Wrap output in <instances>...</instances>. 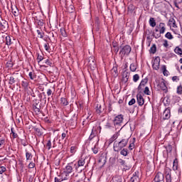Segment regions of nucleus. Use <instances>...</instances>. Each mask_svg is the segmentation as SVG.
<instances>
[{"mask_svg": "<svg viewBox=\"0 0 182 182\" xmlns=\"http://www.w3.org/2000/svg\"><path fill=\"white\" fill-rule=\"evenodd\" d=\"M129 76H130V73H129L127 70H124L122 73V82H124V83H127V82H129Z\"/></svg>", "mask_w": 182, "mask_h": 182, "instance_id": "2eb2a0df", "label": "nucleus"}, {"mask_svg": "<svg viewBox=\"0 0 182 182\" xmlns=\"http://www.w3.org/2000/svg\"><path fill=\"white\" fill-rule=\"evenodd\" d=\"M35 21L36 23H38V26H43V25H45L43 19H39L38 17H36Z\"/></svg>", "mask_w": 182, "mask_h": 182, "instance_id": "cd10ccee", "label": "nucleus"}, {"mask_svg": "<svg viewBox=\"0 0 182 182\" xmlns=\"http://www.w3.org/2000/svg\"><path fill=\"white\" fill-rule=\"evenodd\" d=\"M14 127L11 128V136H12L13 139H16V137H18V134L15 133V132L14 131Z\"/></svg>", "mask_w": 182, "mask_h": 182, "instance_id": "4c0bfd02", "label": "nucleus"}, {"mask_svg": "<svg viewBox=\"0 0 182 182\" xmlns=\"http://www.w3.org/2000/svg\"><path fill=\"white\" fill-rule=\"evenodd\" d=\"M60 102L63 106H68V105H69V102H68V100L65 97H61Z\"/></svg>", "mask_w": 182, "mask_h": 182, "instance_id": "e433bc0d", "label": "nucleus"}, {"mask_svg": "<svg viewBox=\"0 0 182 182\" xmlns=\"http://www.w3.org/2000/svg\"><path fill=\"white\" fill-rule=\"evenodd\" d=\"M169 26H172L173 28H177V25L176 24V20L174 18H171L168 20Z\"/></svg>", "mask_w": 182, "mask_h": 182, "instance_id": "4be33fe9", "label": "nucleus"}, {"mask_svg": "<svg viewBox=\"0 0 182 182\" xmlns=\"http://www.w3.org/2000/svg\"><path fill=\"white\" fill-rule=\"evenodd\" d=\"M127 143H129V139H122L119 142L114 141L113 145L114 151L119 153L120 150L124 149V147L127 146Z\"/></svg>", "mask_w": 182, "mask_h": 182, "instance_id": "f03ea898", "label": "nucleus"}, {"mask_svg": "<svg viewBox=\"0 0 182 182\" xmlns=\"http://www.w3.org/2000/svg\"><path fill=\"white\" fill-rule=\"evenodd\" d=\"M26 160H31V159H32V154L29 152H26Z\"/></svg>", "mask_w": 182, "mask_h": 182, "instance_id": "052dcab7", "label": "nucleus"}, {"mask_svg": "<svg viewBox=\"0 0 182 182\" xmlns=\"http://www.w3.org/2000/svg\"><path fill=\"white\" fill-rule=\"evenodd\" d=\"M88 66L91 70H95L96 69V62L95 61V57H90L88 59Z\"/></svg>", "mask_w": 182, "mask_h": 182, "instance_id": "0eeeda50", "label": "nucleus"}, {"mask_svg": "<svg viewBox=\"0 0 182 182\" xmlns=\"http://www.w3.org/2000/svg\"><path fill=\"white\" fill-rule=\"evenodd\" d=\"M33 109L35 113H36V114H39V113L43 114V112H42V111H41V105H39L38 103L33 105Z\"/></svg>", "mask_w": 182, "mask_h": 182, "instance_id": "a211bd4d", "label": "nucleus"}, {"mask_svg": "<svg viewBox=\"0 0 182 182\" xmlns=\"http://www.w3.org/2000/svg\"><path fill=\"white\" fill-rule=\"evenodd\" d=\"M130 52H132V47L129 45H125L119 51L121 58L123 59L124 56H129L130 55Z\"/></svg>", "mask_w": 182, "mask_h": 182, "instance_id": "7ed1b4c3", "label": "nucleus"}, {"mask_svg": "<svg viewBox=\"0 0 182 182\" xmlns=\"http://www.w3.org/2000/svg\"><path fill=\"white\" fill-rule=\"evenodd\" d=\"M8 28H9V24H8V21L1 18L0 21V29L3 31V32H6L8 31Z\"/></svg>", "mask_w": 182, "mask_h": 182, "instance_id": "423d86ee", "label": "nucleus"}, {"mask_svg": "<svg viewBox=\"0 0 182 182\" xmlns=\"http://www.w3.org/2000/svg\"><path fill=\"white\" fill-rule=\"evenodd\" d=\"M166 182H171V174L168 173L166 175Z\"/></svg>", "mask_w": 182, "mask_h": 182, "instance_id": "3c124183", "label": "nucleus"}, {"mask_svg": "<svg viewBox=\"0 0 182 182\" xmlns=\"http://www.w3.org/2000/svg\"><path fill=\"white\" fill-rule=\"evenodd\" d=\"M73 162L68 164L65 166V171L63 172V174H65L66 176H69L71 173L73 172Z\"/></svg>", "mask_w": 182, "mask_h": 182, "instance_id": "39448f33", "label": "nucleus"}, {"mask_svg": "<svg viewBox=\"0 0 182 182\" xmlns=\"http://www.w3.org/2000/svg\"><path fill=\"white\" fill-rule=\"evenodd\" d=\"M129 69H130L131 72H136L137 67L136 66V64L132 63L130 65Z\"/></svg>", "mask_w": 182, "mask_h": 182, "instance_id": "58836bf2", "label": "nucleus"}, {"mask_svg": "<svg viewBox=\"0 0 182 182\" xmlns=\"http://www.w3.org/2000/svg\"><path fill=\"white\" fill-rule=\"evenodd\" d=\"M46 147H48V150H50V148L53 147L52 146V142L50 141V140H48L47 141Z\"/></svg>", "mask_w": 182, "mask_h": 182, "instance_id": "13d9d810", "label": "nucleus"}, {"mask_svg": "<svg viewBox=\"0 0 182 182\" xmlns=\"http://www.w3.org/2000/svg\"><path fill=\"white\" fill-rule=\"evenodd\" d=\"M54 182H63V179L60 175H58L57 177H55Z\"/></svg>", "mask_w": 182, "mask_h": 182, "instance_id": "a19ab883", "label": "nucleus"}, {"mask_svg": "<svg viewBox=\"0 0 182 182\" xmlns=\"http://www.w3.org/2000/svg\"><path fill=\"white\" fill-rule=\"evenodd\" d=\"M69 124L73 127L77 124V117H76V114H74L73 117L70 119Z\"/></svg>", "mask_w": 182, "mask_h": 182, "instance_id": "dca6fc26", "label": "nucleus"}, {"mask_svg": "<svg viewBox=\"0 0 182 182\" xmlns=\"http://www.w3.org/2000/svg\"><path fill=\"white\" fill-rule=\"evenodd\" d=\"M90 120H92V117L87 116L86 117V119L82 122V124H85V123H86V122H87V123H89V122H90Z\"/></svg>", "mask_w": 182, "mask_h": 182, "instance_id": "bf43d9fd", "label": "nucleus"}, {"mask_svg": "<svg viewBox=\"0 0 182 182\" xmlns=\"http://www.w3.org/2000/svg\"><path fill=\"white\" fill-rule=\"evenodd\" d=\"M97 136V131H96V129H95V127H93V129H92V132L89 136L88 140L90 141L92 140H93V139H95V137H96Z\"/></svg>", "mask_w": 182, "mask_h": 182, "instance_id": "aec40b11", "label": "nucleus"}, {"mask_svg": "<svg viewBox=\"0 0 182 182\" xmlns=\"http://www.w3.org/2000/svg\"><path fill=\"white\" fill-rule=\"evenodd\" d=\"M60 33L63 38H66L68 36V33H66V31L65 28H60Z\"/></svg>", "mask_w": 182, "mask_h": 182, "instance_id": "c03bdc74", "label": "nucleus"}, {"mask_svg": "<svg viewBox=\"0 0 182 182\" xmlns=\"http://www.w3.org/2000/svg\"><path fill=\"white\" fill-rule=\"evenodd\" d=\"M149 52L151 53H152L153 55H154V53H156V52H157V46H156V44H153L152 46L151 47Z\"/></svg>", "mask_w": 182, "mask_h": 182, "instance_id": "c756f323", "label": "nucleus"}, {"mask_svg": "<svg viewBox=\"0 0 182 182\" xmlns=\"http://www.w3.org/2000/svg\"><path fill=\"white\" fill-rule=\"evenodd\" d=\"M85 159L83 158H81L80 159L78 160L77 161V164H75V170H77V171H82V169H79V168L80 167H83V166H85Z\"/></svg>", "mask_w": 182, "mask_h": 182, "instance_id": "6e6552de", "label": "nucleus"}, {"mask_svg": "<svg viewBox=\"0 0 182 182\" xmlns=\"http://www.w3.org/2000/svg\"><path fill=\"white\" fill-rule=\"evenodd\" d=\"M171 116V114L170 108H166L164 111L162 120H168Z\"/></svg>", "mask_w": 182, "mask_h": 182, "instance_id": "f8f14e48", "label": "nucleus"}, {"mask_svg": "<svg viewBox=\"0 0 182 182\" xmlns=\"http://www.w3.org/2000/svg\"><path fill=\"white\" fill-rule=\"evenodd\" d=\"M158 86H159L160 89L162 90L165 93H167L168 92L164 79H162V81L159 83Z\"/></svg>", "mask_w": 182, "mask_h": 182, "instance_id": "ddd939ff", "label": "nucleus"}, {"mask_svg": "<svg viewBox=\"0 0 182 182\" xmlns=\"http://www.w3.org/2000/svg\"><path fill=\"white\" fill-rule=\"evenodd\" d=\"M112 181L113 182H124L126 181V179H124V178H123V176H120V175H116L114 177H112Z\"/></svg>", "mask_w": 182, "mask_h": 182, "instance_id": "f3484780", "label": "nucleus"}, {"mask_svg": "<svg viewBox=\"0 0 182 182\" xmlns=\"http://www.w3.org/2000/svg\"><path fill=\"white\" fill-rule=\"evenodd\" d=\"M154 181L155 182H161L164 181V174L161 172H158L154 178Z\"/></svg>", "mask_w": 182, "mask_h": 182, "instance_id": "9d476101", "label": "nucleus"}, {"mask_svg": "<svg viewBox=\"0 0 182 182\" xmlns=\"http://www.w3.org/2000/svg\"><path fill=\"white\" fill-rule=\"evenodd\" d=\"M144 93V95H147V96H150L151 92H150V90L149 89V87H145Z\"/></svg>", "mask_w": 182, "mask_h": 182, "instance_id": "603ef678", "label": "nucleus"}, {"mask_svg": "<svg viewBox=\"0 0 182 182\" xmlns=\"http://www.w3.org/2000/svg\"><path fill=\"white\" fill-rule=\"evenodd\" d=\"M166 23H159V24L156 25L154 31L152 33L151 36L155 38V39H159V38H161V35H164L166 32Z\"/></svg>", "mask_w": 182, "mask_h": 182, "instance_id": "f257e3e1", "label": "nucleus"}, {"mask_svg": "<svg viewBox=\"0 0 182 182\" xmlns=\"http://www.w3.org/2000/svg\"><path fill=\"white\" fill-rule=\"evenodd\" d=\"M92 150L94 154H97V153H99V150L96 147V145H95V146L93 148H92Z\"/></svg>", "mask_w": 182, "mask_h": 182, "instance_id": "e2e57ef3", "label": "nucleus"}, {"mask_svg": "<svg viewBox=\"0 0 182 182\" xmlns=\"http://www.w3.org/2000/svg\"><path fill=\"white\" fill-rule=\"evenodd\" d=\"M121 156H124V157H126L129 154V149L126 148H122V150L119 151Z\"/></svg>", "mask_w": 182, "mask_h": 182, "instance_id": "b1692460", "label": "nucleus"}, {"mask_svg": "<svg viewBox=\"0 0 182 182\" xmlns=\"http://www.w3.org/2000/svg\"><path fill=\"white\" fill-rule=\"evenodd\" d=\"M129 182H140V178L139 176H132Z\"/></svg>", "mask_w": 182, "mask_h": 182, "instance_id": "7c9ffc66", "label": "nucleus"}, {"mask_svg": "<svg viewBox=\"0 0 182 182\" xmlns=\"http://www.w3.org/2000/svg\"><path fill=\"white\" fill-rule=\"evenodd\" d=\"M148 82H149V79L144 78V79L141 80L140 85H141V86H143V87H144V86H146V85Z\"/></svg>", "mask_w": 182, "mask_h": 182, "instance_id": "37998d69", "label": "nucleus"}, {"mask_svg": "<svg viewBox=\"0 0 182 182\" xmlns=\"http://www.w3.org/2000/svg\"><path fill=\"white\" fill-rule=\"evenodd\" d=\"M163 46H164V48H168V41L167 40L164 41Z\"/></svg>", "mask_w": 182, "mask_h": 182, "instance_id": "774afa93", "label": "nucleus"}, {"mask_svg": "<svg viewBox=\"0 0 182 182\" xmlns=\"http://www.w3.org/2000/svg\"><path fill=\"white\" fill-rule=\"evenodd\" d=\"M173 170H174V171H176V170H178V159H177L173 160Z\"/></svg>", "mask_w": 182, "mask_h": 182, "instance_id": "a878e982", "label": "nucleus"}, {"mask_svg": "<svg viewBox=\"0 0 182 182\" xmlns=\"http://www.w3.org/2000/svg\"><path fill=\"white\" fill-rule=\"evenodd\" d=\"M152 68L155 70H159L160 69V57H156L154 60V63L152 64Z\"/></svg>", "mask_w": 182, "mask_h": 182, "instance_id": "1a4fd4ad", "label": "nucleus"}, {"mask_svg": "<svg viewBox=\"0 0 182 182\" xmlns=\"http://www.w3.org/2000/svg\"><path fill=\"white\" fill-rule=\"evenodd\" d=\"M111 72H112L113 76H114L115 77L119 75V73H118V71H117V66H114L112 68Z\"/></svg>", "mask_w": 182, "mask_h": 182, "instance_id": "bb28decb", "label": "nucleus"}, {"mask_svg": "<svg viewBox=\"0 0 182 182\" xmlns=\"http://www.w3.org/2000/svg\"><path fill=\"white\" fill-rule=\"evenodd\" d=\"M136 100L139 106H143V105H144V98H143L141 94L136 95Z\"/></svg>", "mask_w": 182, "mask_h": 182, "instance_id": "4468645a", "label": "nucleus"}, {"mask_svg": "<svg viewBox=\"0 0 182 182\" xmlns=\"http://www.w3.org/2000/svg\"><path fill=\"white\" fill-rule=\"evenodd\" d=\"M5 171H6V168L4 166H1L0 174H4Z\"/></svg>", "mask_w": 182, "mask_h": 182, "instance_id": "338daca9", "label": "nucleus"}, {"mask_svg": "<svg viewBox=\"0 0 182 182\" xmlns=\"http://www.w3.org/2000/svg\"><path fill=\"white\" fill-rule=\"evenodd\" d=\"M165 38H166V39H169V41H171V39H174V37L173 36L171 32H167L165 34Z\"/></svg>", "mask_w": 182, "mask_h": 182, "instance_id": "c9c22d12", "label": "nucleus"}, {"mask_svg": "<svg viewBox=\"0 0 182 182\" xmlns=\"http://www.w3.org/2000/svg\"><path fill=\"white\" fill-rule=\"evenodd\" d=\"M34 132L37 133V136H42V132H41V129L39 128L34 127L33 128Z\"/></svg>", "mask_w": 182, "mask_h": 182, "instance_id": "de8ad7c7", "label": "nucleus"}, {"mask_svg": "<svg viewBox=\"0 0 182 182\" xmlns=\"http://www.w3.org/2000/svg\"><path fill=\"white\" fill-rule=\"evenodd\" d=\"M139 79H140V76L139 75V74H135L134 76H133V80L134 82H138L139 81Z\"/></svg>", "mask_w": 182, "mask_h": 182, "instance_id": "5fc2aeb1", "label": "nucleus"}, {"mask_svg": "<svg viewBox=\"0 0 182 182\" xmlns=\"http://www.w3.org/2000/svg\"><path fill=\"white\" fill-rule=\"evenodd\" d=\"M175 53L182 58V49L179 46H176L174 49Z\"/></svg>", "mask_w": 182, "mask_h": 182, "instance_id": "393cba45", "label": "nucleus"}, {"mask_svg": "<svg viewBox=\"0 0 182 182\" xmlns=\"http://www.w3.org/2000/svg\"><path fill=\"white\" fill-rule=\"evenodd\" d=\"M28 76L31 80L36 79V75H35L33 72H30Z\"/></svg>", "mask_w": 182, "mask_h": 182, "instance_id": "a18cd8bd", "label": "nucleus"}, {"mask_svg": "<svg viewBox=\"0 0 182 182\" xmlns=\"http://www.w3.org/2000/svg\"><path fill=\"white\" fill-rule=\"evenodd\" d=\"M149 25L150 26H151L152 28H154L156 26V20L154 19V18L151 17L149 18Z\"/></svg>", "mask_w": 182, "mask_h": 182, "instance_id": "2f4dec72", "label": "nucleus"}, {"mask_svg": "<svg viewBox=\"0 0 182 182\" xmlns=\"http://www.w3.org/2000/svg\"><path fill=\"white\" fill-rule=\"evenodd\" d=\"M67 11L69 12V14H73V12H75V6L73 5H70L67 8Z\"/></svg>", "mask_w": 182, "mask_h": 182, "instance_id": "473e14b6", "label": "nucleus"}, {"mask_svg": "<svg viewBox=\"0 0 182 182\" xmlns=\"http://www.w3.org/2000/svg\"><path fill=\"white\" fill-rule=\"evenodd\" d=\"M13 66H14V63H12V61H9L6 63L7 68H13Z\"/></svg>", "mask_w": 182, "mask_h": 182, "instance_id": "69168bd1", "label": "nucleus"}, {"mask_svg": "<svg viewBox=\"0 0 182 182\" xmlns=\"http://www.w3.org/2000/svg\"><path fill=\"white\" fill-rule=\"evenodd\" d=\"M118 136L117 134H114L108 141L109 144H112V143H113V141H114V140H117Z\"/></svg>", "mask_w": 182, "mask_h": 182, "instance_id": "f704fd0d", "label": "nucleus"}, {"mask_svg": "<svg viewBox=\"0 0 182 182\" xmlns=\"http://www.w3.org/2000/svg\"><path fill=\"white\" fill-rule=\"evenodd\" d=\"M105 112V108L102 107V105L97 104L96 107V113L100 114V113H103Z\"/></svg>", "mask_w": 182, "mask_h": 182, "instance_id": "412c9836", "label": "nucleus"}, {"mask_svg": "<svg viewBox=\"0 0 182 182\" xmlns=\"http://www.w3.org/2000/svg\"><path fill=\"white\" fill-rule=\"evenodd\" d=\"M176 93L178 95H182V85H180L179 86L177 87Z\"/></svg>", "mask_w": 182, "mask_h": 182, "instance_id": "8fccbe9b", "label": "nucleus"}, {"mask_svg": "<svg viewBox=\"0 0 182 182\" xmlns=\"http://www.w3.org/2000/svg\"><path fill=\"white\" fill-rule=\"evenodd\" d=\"M28 85H29V82H28V80H26V79H24L21 82V86H22V87H23V89H28Z\"/></svg>", "mask_w": 182, "mask_h": 182, "instance_id": "c85d7f7f", "label": "nucleus"}, {"mask_svg": "<svg viewBox=\"0 0 182 182\" xmlns=\"http://www.w3.org/2000/svg\"><path fill=\"white\" fill-rule=\"evenodd\" d=\"M117 161L119 164H120V166H124L125 167H127V166H126V161L123 160L122 159H119Z\"/></svg>", "mask_w": 182, "mask_h": 182, "instance_id": "ea45409f", "label": "nucleus"}, {"mask_svg": "<svg viewBox=\"0 0 182 182\" xmlns=\"http://www.w3.org/2000/svg\"><path fill=\"white\" fill-rule=\"evenodd\" d=\"M38 37L41 38V39H43V36L45 35V33L41 32L40 30H37Z\"/></svg>", "mask_w": 182, "mask_h": 182, "instance_id": "49530a36", "label": "nucleus"}, {"mask_svg": "<svg viewBox=\"0 0 182 182\" xmlns=\"http://www.w3.org/2000/svg\"><path fill=\"white\" fill-rule=\"evenodd\" d=\"M166 149L167 153H171V151H173V146L170 144L166 146Z\"/></svg>", "mask_w": 182, "mask_h": 182, "instance_id": "864d4df0", "label": "nucleus"}, {"mask_svg": "<svg viewBox=\"0 0 182 182\" xmlns=\"http://www.w3.org/2000/svg\"><path fill=\"white\" fill-rule=\"evenodd\" d=\"M11 12L14 15V16H18L19 14V10H18V7L16 6H11Z\"/></svg>", "mask_w": 182, "mask_h": 182, "instance_id": "5701e85b", "label": "nucleus"}, {"mask_svg": "<svg viewBox=\"0 0 182 182\" xmlns=\"http://www.w3.org/2000/svg\"><path fill=\"white\" fill-rule=\"evenodd\" d=\"M50 47L49 46V43H45L44 44V48L47 52H49V48Z\"/></svg>", "mask_w": 182, "mask_h": 182, "instance_id": "0e129e2a", "label": "nucleus"}, {"mask_svg": "<svg viewBox=\"0 0 182 182\" xmlns=\"http://www.w3.org/2000/svg\"><path fill=\"white\" fill-rule=\"evenodd\" d=\"M115 130H117V129H120L122 127V123H123V115L119 114L117 117H114V119L112 120Z\"/></svg>", "mask_w": 182, "mask_h": 182, "instance_id": "20e7f679", "label": "nucleus"}, {"mask_svg": "<svg viewBox=\"0 0 182 182\" xmlns=\"http://www.w3.org/2000/svg\"><path fill=\"white\" fill-rule=\"evenodd\" d=\"M4 43L7 45V46H11L12 43H14V41H12V38L9 36H6L5 37V40L4 41Z\"/></svg>", "mask_w": 182, "mask_h": 182, "instance_id": "6ab92c4d", "label": "nucleus"}, {"mask_svg": "<svg viewBox=\"0 0 182 182\" xmlns=\"http://www.w3.org/2000/svg\"><path fill=\"white\" fill-rule=\"evenodd\" d=\"M60 176H62L63 181H66V180H69V176L63 174V172Z\"/></svg>", "mask_w": 182, "mask_h": 182, "instance_id": "09e8293b", "label": "nucleus"}, {"mask_svg": "<svg viewBox=\"0 0 182 182\" xmlns=\"http://www.w3.org/2000/svg\"><path fill=\"white\" fill-rule=\"evenodd\" d=\"M43 63L45 65H48V66L52 67V61L49 59L44 60Z\"/></svg>", "mask_w": 182, "mask_h": 182, "instance_id": "79ce46f5", "label": "nucleus"}, {"mask_svg": "<svg viewBox=\"0 0 182 182\" xmlns=\"http://www.w3.org/2000/svg\"><path fill=\"white\" fill-rule=\"evenodd\" d=\"M136 103V99L132 98L128 103L129 106H133Z\"/></svg>", "mask_w": 182, "mask_h": 182, "instance_id": "680f3d73", "label": "nucleus"}, {"mask_svg": "<svg viewBox=\"0 0 182 182\" xmlns=\"http://www.w3.org/2000/svg\"><path fill=\"white\" fill-rule=\"evenodd\" d=\"M105 128L108 129V130H113V129H116L114 127V123L112 119H109L106 124L105 125Z\"/></svg>", "mask_w": 182, "mask_h": 182, "instance_id": "9b49d317", "label": "nucleus"}, {"mask_svg": "<svg viewBox=\"0 0 182 182\" xmlns=\"http://www.w3.org/2000/svg\"><path fill=\"white\" fill-rule=\"evenodd\" d=\"M37 55V60L38 61V63H40V62H42V60H43V54H39V53H36Z\"/></svg>", "mask_w": 182, "mask_h": 182, "instance_id": "72a5a7b5", "label": "nucleus"}, {"mask_svg": "<svg viewBox=\"0 0 182 182\" xmlns=\"http://www.w3.org/2000/svg\"><path fill=\"white\" fill-rule=\"evenodd\" d=\"M15 82H16V80H15V77H10L9 78V85H14V83H15Z\"/></svg>", "mask_w": 182, "mask_h": 182, "instance_id": "6e6d98bb", "label": "nucleus"}, {"mask_svg": "<svg viewBox=\"0 0 182 182\" xmlns=\"http://www.w3.org/2000/svg\"><path fill=\"white\" fill-rule=\"evenodd\" d=\"M21 79H23V77L20 73H17V85L21 82Z\"/></svg>", "mask_w": 182, "mask_h": 182, "instance_id": "4d7b16f0", "label": "nucleus"}]
</instances>
